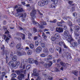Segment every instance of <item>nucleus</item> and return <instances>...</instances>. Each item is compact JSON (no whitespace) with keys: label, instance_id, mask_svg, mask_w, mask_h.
Instances as JSON below:
<instances>
[{"label":"nucleus","instance_id":"nucleus-45","mask_svg":"<svg viewBox=\"0 0 80 80\" xmlns=\"http://www.w3.org/2000/svg\"><path fill=\"white\" fill-rule=\"evenodd\" d=\"M31 65H28L26 66V68L27 69H30V68H31Z\"/></svg>","mask_w":80,"mask_h":80},{"label":"nucleus","instance_id":"nucleus-4","mask_svg":"<svg viewBox=\"0 0 80 80\" xmlns=\"http://www.w3.org/2000/svg\"><path fill=\"white\" fill-rule=\"evenodd\" d=\"M17 37H21L22 38L23 40H24L25 38V35L21 32H19L17 34Z\"/></svg>","mask_w":80,"mask_h":80},{"label":"nucleus","instance_id":"nucleus-49","mask_svg":"<svg viewBox=\"0 0 80 80\" xmlns=\"http://www.w3.org/2000/svg\"><path fill=\"white\" fill-rule=\"evenodd\" d=\"M20 61H16V64L17 65H20Z\"/></svg>","mask_w":80,"mask_h":80},{"label":"nucleus","instance_id":"nucleus-30","mask_svg":"<svg viewBox=\"0 0 80 80\" xmlns=\"http://www.w3.org/2000/svg\"><path fill=\"white\" fill-rule=\"evenodd\" d=\"M51 7L52 8H55L56 7H57V6L54 3H52L51 5Z\"/></svg>","mask_w":80,"mask_h":80},{"label":"nucleus","instance_id":"nucleus-7","mask_svg":"<svg viewBox=\"0 0 80 80\" xmlns=\"http://www.w3.org/2000/svg\"><path fill=\"white\" fill-rule=\"evenodd\" d=\"M42 47H38L36 49V52L37 53H40V52H42Z\"/></svg>","mask_w":80,"mask_h":80},{"label":"nucleus","instance_id":"nucleus-11","mask_svg":"<svg viewBox=\"0 0 80 80\" xmlns=\"http://www.w3.org/2000/svg\"><path fill=\"white\" fill-rule=\"evenodd\" d=\"M34 18H32V22L34 25H36V26H38V25H39V23L35 21V19Z\"/></svg>","mask_w":80,"mask_h":80},{"label":"nucleus","instance_id":"nucleus-61","mask_svg":"<svg viewBox=\"0 0 80 80\" xmlns=\"http://www.w3.org/2000/svg\"><path fill=\"white\" fill-rule=\"evenodd\" d=\"M15 39H17L18 40H21V38H18V37H16L15 38Z\"/></svg>","mask_w":80,"mask_h":80},{"label":"nucleus","instance_id":"nucleus-23","mask_svg":"<svg viewBox=\"0 0 80 80\" xmlns=\"http://www.w3.org/2000/svg\"><path fill=\"white\" fill-rule=\"evenodd\" d=\"M54 37L56 38H60V34L58 33H56L54 35Z\"/></svg>","mask_w":80,"mask_h":80},{"label":"nucleus","instance_id":"nucleus-24","mask_svg":"<svg viewBox=\"0 0 80 80\" xmlns=\"http://www.w3.org/2000/svg\"><path fill=\"white\" fill-rule=\"evenodd\" d=\"M17 56H16V55H14L13 56V57L12 58V60H13V61L14 62H15V61H16L17 60Z\"/></svg>","mask_w":80,"mask_h":80},{"label":"nucleus","instance_id":"nucleus-60","mask_svg":"<svg viewBox=\"0 0 80 80\" xmlns=\"http://www.w3.org/2000/svg\"><path fill=\"white\" fill-rule=\"evenodd\" d=\"M38 38V37H37V36H35L34 37V40H37Z\"/></svg>","mask_w":80,"mask_h":80},{"label":"nucleus","instance_id":"nucleus-35","mask_svg":"<svg viewBox=\"0 0 80 80\" xmlns=\"http://www.w3.org/2000/svg\"><path fill=\"white\" fill-rule=\"evenodd\" d=\"M57 24L58 26V27H62V23L61 22H58L57 23Z\"/></svg>","mask_w":80,"mask_h":80},{"label":"nucleus","instance_id":"nucleus-13","mask_svg":"<svg viewBox=\"0 0 80 80\" xmlns=\"http://www.w3.org/2000/svg\"><path fill=\"white\" fill-rule=\"evenodd\" d=\"M33 74L35 76H38L39 75V73L37 72V69H34L33 71Z\"/></svg>","mask_w":80,"mask_h":80},{"label":"nucleus","instance_id":"nucleus-36","mask_svg":"<svg viewBox=\"0 0 80 80\" xmlns=\"http://www.w3.org/2000/svg\"><path fill=\"white\" fill-rule=\"evenodd\" d=\"M40 56L41 57H45L46 54L44 53H42L40 54Z\"/></svg>","mask_w":80,"mask_h":80},{"label":"nucleus","instance_id":"nucleus-33","mask_svg":"<svg viewBox=\"0 0 80 80\" xmlns=\"http://www.w3.org/2000/svg\"><path fill=\"white\" fill-rule=\"evenodd\" d=\"M52 2H53V3H54V4H57L58 3V0H51Z\"/></svg>","mask_w":80,"mask_h":80},{"label":"nucleus","instance_id":"nucleus-59","mask_svg":"<svg viewBox=\"0 0 80 80\" xmlns=\"http://www.w3.org/2000/svg\"><path fill=\"white\" fill-rule=\"evenodd\" d=\"M49 30V29H44L43 30V31L44 32H48Z\"/></svg>","mask_w":80,"mask_h":80},{"label":"nucleus","instance_id":"nucleus-50","mask_svg":"<svg viewBox=\"0 0 80 80\" xmlns=\"http://www.w3.org/2000/svg\"><path fill=\"white\" fill-rule=\"evenodd\" d=\"M18 55L19 56H22V55H23V54L20 52H18Z\"/></svg>","mask_w":80,"mask_h":80},{"label":"nucleus","instance_id":"nucleus-34","mask_svg":"<svg viewBox=\"0 0 80 80\" xmlns=\"http://www.w3.org/2000/svg\"><path fill=\"white\" fill-rule=\"evenodd\" d=\"M42 37L44 38L45 39H46L47 38V35H45V33H43L42 34Z\"/></svg>","mask_w":80,"mask_h":80},{"label":"nucleus","instance_id":"nucleus-18","mask_svg":"<svg viewBox=\"0 0 80 80\" xmlns=\"http://www.w3.org/2000/svg\"><path fill=\"white\" fill-rule=\"evenodd\" d=\"M74 34L76 37H78L80 35V33L78 31H74Z\"/></svg>","mask_w":80,"mask_h":80},{"label":"nucleus","instance_id":"nucleus-38","mask_svg":"<svg viewBox=\"0 0 80 80\" xmlns=\"http://www.w3.org/2000/svg\"><path fill=\"white\" fill-rule=\"evenodd\" d=\"M56 39V38H55V36L54 37H53V36L52 37L51 40H52V41L54 42V41H55Z\"/></svg>","mask_w":80,"mask_h":80},{"label":"nucleus","instance_id":"nucleus-46","mask_svg":"<svg viewBox=\"0 0 80 80\" xmlns=\"http://www.w3.org/2000/svg\"><path fill=\"white\" fill-rule=\"evenodd\" d=\"M43 52L45 53H47V52H48V49H47V48H45L44 49Z\"/></svg>","mask_w":80,"mask_h":80},{"label":"nucleus","instance_id":"nucleus-17","mask_svg":"<svg viewBox=\"0 0 80 80\" xmlns=\"http://www.w3.org/2000/svg\"><path fill=\"white\" fill-rule=\"evenodd\" d=\"M16 48L19 50H21L22 49V48H21V44H18L16 46Z\"/></svg>","mask_w":80,"mask_h":80},{"label":"nucleus","instance_id":"nucleus-58","mask_svg":"<svg viewBox=\"0 0 80 80\" xmlns=\"http://www.w3.org/2000/svg\"><path fill=\"white\" fill-rule=\"evenodd\" d=\"M10 40V39L9 38H7L6 40V42L7 43H8V40Z\"/></svg>","mask_w":80,"mask_h":80},{"label":"nucleus","instance_id":"nucleus-19","mask_svg":"<svg viewBox=\"0 0 80 80\" xmlns=\"http://www.w3.org/2000/svg\"><path fill=\"white\" fill-rule=\"evenodd\" d=\"M38 4V5H39V6H40V7H43V6H44V4H43V2L42 1L39 2Z\"/></svg>","mask_w":80,"mask_h":80},{"label":"nucleus","instance_id":"nucleus-47","mask_svg":"<svg viewBox=\"0 0 80 80\" xmlns=\"http://www.w3.org/2000/svg\"><path fill=\"white\" fill-rule=\"evenodd\" d=\"M9 45L12 48L14 47V45H15V44H14V43L12 42H11V44Z\"/></svg>","mask_w":80,"mask_h":80},{"label":"nucleus","instance_id":"nucleus-27","mask_svg":"<svg viewBox=\"0 0 80 80\" xmlns=\"http://www.w3.org/2000/svg\"><path fill=\"white\" fill-rule=\"evenodd\" d=\"M61 65L62 67H66V64L63 62H60Z\"/></svg>","mask_w":80,"mask_h":80},{"label":"nucleus","instance_id":"nucleus-12","mask_svg":"<svg viewBox=\"0 0 80 80\" xmlns=\"http://www.w3.org/2000/svg\"><path fill=\"white\" fill-rule=\"evenodd\" d=\"M1 49L3 50L1 52V54L2 55H5V51H4L5 47H4V45H2V47H1Z\"/></svg>","mask_w":80,"mask_h":80},{"label":"nucleus","instance_id":"nucleus-22","mask_svg":"<svg viewBox=\"0 0 80 80\" xmlns=\"http://www.w3.org/2000/svg\"><path fill=\"white\" fill-rule=\"evenodd\" d=\"M17 11L18 12H22L23 11V8H19L17 9Z\"/></svg>","mask_w":80,"mask_h":80},{"label":"nucleus","instance_id":"nucleus-5","mask_svg":"<svg viewBox=\"0 0 80 80\" xmlns=\"http://www.w3.org/2000/svg\"><path fill=\"white\" fill-rule=\"evenodd\" d=\"M56 31L58 33H62L63 32V29L62 28H56Z\"/></svg>","mask_w":80,"mask_h":80},{"label":"nucleus","instance_id":"nucleus-62","mask_svg":"<svg viewBox=\"0 0 80 80\" xmlns=\"http://www.w3.org/2000/svg\"><path fill=\"white\" fill-rule=\"evenodd\" d=\"M40 79H41L40 77V76H38L36 80H40Z\"/></svg>","mask_w":80,"mask_h":80},{"label":"nucleus","instance_id":"nucleus-10","mask_svg":"<svg viewBox=\"0 0 80 80\" xmlns=\"http://www.w3.org/2000/svg\"><path fill=\"white\" fill-rule=\"evenodd\" d=\"M28 61L30 63H33L35 62V61L32 58H29L28 59Z\"/></svg>","mask_w":80,"mask_h":80},{"label":"nucleus","instance_id":"nucleus-29","mask_svg":"<svg viewBox=\"0 0 80 80\" xmlns=\"http://www.w3.org/2000/svg\"><path fill=\"white\" fill-rule=\"evenodd\" d=\"M9 53V51H7V50L6 51L5 54H6V59H7V58H8V57L7 56V55H8Z\"/></svg>","mask_w":80,"mask_h":80},{"label":"nucleus","instance_id":"nucleus-15","mask_svg":"<svg viewBox=\"0 0 80 80\" xmlns=\"http://www.w3.org/2000/svg\"><path fill=\"white\" fill-rule=\"evenodd\" d=\"M56 48L57 50V51H58V52H59V53H62V48H59L58 47V46H56Z\"/></svg>","mask_w":80,"mask_h":80},{"label":"nucleus","instance_id":"nucleus-8","mask_svg":"<svg viewBox=\"0 0 80 80\" xmlns=\"http://www.w3.org/2000/svg\"><path fill=\"white\" fill-rule=\"evenodd\" d=\"M52 64H53V63H52V62L51 61L49 62V64H47L45 63L44 64V66L46 68H48V67H51Z\"/></svg>","mask_w":80,"mask_h":80},{"label":"nucleus","instance_id":"nucleus-64","mask_svg":"<svg viewBox=\"0 0 80 80\" xmlns=\"http://www.w3.org/2000/svg\"><path fill=\"white\" fill-rule=\"evenodd\" d=\"M22 78L20 76L18 77V79L19 80H22Z\"/></svg>","mask_w":80,"mask_h":80},{"label":"nucleus","instance_id":"nucleus-57","mask_svg":"<svg viewBox=\"0 0 80 80\" xmlns=\"http://www.w3.org/2000/svg\"><path fill=\"white\" fill-rule=\"evenodd\" d=\"M33 31H34V32H37V30L35 28H33Z\"/></svg>","mask_w":80,"mask_h":80},{"label":"nucleus","instance_id":"nucleus-14","mask_svg":"<svg viewBox=\"0 0 80 80\" xmlns=\"http://www.w3.org/2000/svg\"><path fill=\"white\" fill-rule=\"evenodd\" d=\"M72 45L73 47H76V48H77L78 43L77 42H73L72 43Z\"/></svg>","mask_w":80,"mask_h":80},{"label":"nucleus","instance_id":"nucleus-26","mask_svg":"<svg viewBox=\"0 0 80 80\" xmlns=\"http://www.w3.org/2000/svg\"><path fill=\"white\" fill-rule=\"evenodd\" d=\"M48 3V0H44L43 2L44 6L45 5H47Z\"/></svg>","mask_w":80,"mask_h":80},{"label":"nucleus","instance_id":"nucleus-32","mask_svg":"<svg viewBox=\"0 0 80 80\" xmlns=\"http://www.w3.org/2000/svg\"><path fill=\"white\" fill-rule=\"evenodd\" d=\"M38 26V27H39L40 28L42 29V28H45V27H44V26H43V25H40L39 24Z\"/></svg>","mask_w":80,"mask_h":80},{"label":"nucleus","instance_id":"nucleus-9","mask_svg":"<svg viewBox=\"0 0 80 80\" xmlns=\"http://www.w3.org/2000/svg\"><path fill=\"white\" fill-rule=\"evenodd\" d=\"M8 65L10 67H13L14 65V63L12 61H10L8 63Z\"/></svg>","mask_w":80,"mask_h":80},{"label":"nucleus","instance_id":"nucleus-43","mask_svg":"<svg viewBox=\"0 0 80 80\" xmlns=\"http://www.w3.org/2000/svg\"><path fill=\"white\" fill-rule=\"evenodd\" d=\"M57 22V20L54 19L53 21H52L51 20H50L49 21V22H50V23H56V22Z\"/></svg>","mask_w":80,"mask_h":80},{"label":"nucleus","instance_id":"nucleus-1","mask_svg":"<svg viewBox=\"0 0 80 80\" xmlns=\"http://www.w3.org/2000/svg\"><path fill=\"white\" fill-rule=\"evenodd\" d=\"M64 34L65 36H67L68 37L66 38V40L68 42H72L73 41V39L72 37L70 35V33H69V31L68 30H66L64 32Z\"/></svg>","mask_w":80,"mask_h":80},{"label":"nucleus","instance_id":"nucleus-28","mask_svg":"<svg viewBox=\"0 0 80 80\" xmlns=\"http://www.w3.org/2000/svg\"><path fill=\"white\" fill-rule=\"evenodd\" d=\"M27 53L28 55H32V51L30 50H28Z\"/></svg>","mask_w":80,"mask_h":80},{"label":"nucleus","instance_id":"nucleus-39","mask_svg":"<svg viewBox=\"0 0 80 80\" xmlns=\"http://www.w3.org/2000/svg\"><path fill=\"white\" fill-rule=\"evenodd\" d=\"M73 73L75 75L77 76L78 75V71H75L73 72Z\"/></svg>","mask_w":80,"mask_h":80},{"label":"nucleus","instance_id":"nucleus-20","mask_svg":"<svg viewBox=\"0 0 80 80\" xmlns=\"http://www.w3.org/2000/svg\"><path fill=\"white\" fill-rule=\"evenodd\" d=\"M52 58V55H50L48 56V58H46V60L47 62H48L49 60H51Z\"/></svg>","mask_w":80,"mask_h":80},{"label":"nucleus","instance_id":"nucleus-52","mask_svg":"<svg viewBox=\"0 0 80 80\" xmlns=\"http://www.w3.org/2000/svg\"><path fill=\"white\" fill-rule=\"evenodd\" d=\"M40 22L41 23H43V25H47V22H42L41 21Z\"/></svg>","mask_w":80,"mask_h":80},{"label":"nucleus","instance_id":"nucleus-21","mask_svg":"<svg viewBox=\"0 0 80 80\" xmlns=\"http://www.w3.org/2000/svg\"><path fill=\"white\" fill-rule=\"evenodd\" d=\"M6 75V73L5 72H3L2 73V75L1 76V80H3V77Z\"/></svg>","mask_w":80,"mask_h":80},{"label":"nucleus","instance_id":"nucleus-44","mask_svg":"<svg viewBox=\"0 0 80 80\" xmlns=\"http://www.w3.org/2000/svg\"><path fill=\"white\" fill-rule=\"evenodd\" d=\"M38 44H39V43L38 42V41H36L35 42V46H36V47H37L38 45Z\"/></svg>","mask_w":80,"mask_h":80},{"label":"nucleus","instance_id":"nucleus-56","mask_svg":"<svg viewBox=\"0 0 80 80\" xmlns=\"http://www.w3.org/2000/svg\"><path fill=\"white\" fill-rule=\"evenodd\" d=\"M52 79H53V77H51L50 76H49L48 78V80H52Z\"/></svg>","mask_w":80,"mask_h":80},{"label":"nucleus","instance_id":"nucleus-2","mask_svg":"<svg viewBox=\"0 0 80 80\" xmlns=\"http://www.w3.org/2000/svg\"><path fill=\"white\" fill-rule=\"evenodd\" d=\"M27 59H22L21 61L22 63L21 65V66L20 67V68H23V69H25V64L27 63Z\"/></svg>","mask_w":80,"mask_h":80},{"label":"nucleus","instance_id":"nucleus-42","mask_svg":"<svg viewBox=\"0 0 80 80\" xmlns=\"http://www.w3.org/2000/svg\"><path fill=\"white\" fill-rule=\"evenodd\" d=\"M62 27H63L64 30H67V26L65 25H63V26L62 25Z\"/></svg>","mask_w":80,"mask_h":80},{"label":"nucleus","instance_id":"nucleus-55","mask_svg":"<svg viewBox=\"0 0 80 80\" xmlns=\"http://www.w3.org/2000/svg\"><path fill=\"white\" fill-rule=\"evenodd\" d=\"M67 23L68 25H72V22L70 21H68Z\"/></svg>","mask_w":80,"mask_h":80},{"label":"nucleus","instance_id":"nucleus-3","mask_svg":"<svg viewBox=\"0 0 80 80\" xmlns=\"http://www.w3.org/2000/svg\"><path fill=\"white\" fill-rule=\"evenodd\" d=\"M36 12H37V11H36L35 9L32 10V12L31 13V17H32V18H36V16H35V15L36 14Z\"/></svg>","mask_w":80,"mask_h":80},{"label":"nucleus","instance_id":"nucleus-53","mask_svg":"<svg viewBox=\"0 0 80 80\" xmlns=\"http://www.w3.org/2000/svg\"><path fill=\"white\" fill-rule=\"evenodd\" d=\"M35 62L36 65H40V63H39V62H38L37 61L35 60Z\"/></svg>","mask_w":80,"mask_h":80},{"label":"nucleus","instance_id":"nucleus-25","mask_svg":"<svg viewBox=\"0 0 80 80\" xmlns=\"http://www.w3.org/2000/svg\"><path fill=\"white\" fill-rule=\"evenodd\" d=\"M74 29L75 31H78L80 30V28L78 26H75L74 28Z\"/></svg>","mask_w":80,"mask_h":80},{"label":"nucleus","instance_id":"nucleus-6","mask_svg":"<svg viewBox=\"0 0 80 80\" xmlns=\"http://www.w3.org/2000/svg\"><path fill=\"white\" fill-rule=\"evenodd\" d=\"M59 44L60 46H63L64 48H67L68 47L65 45V43L63 42H59Z\"/></svg>","mask_w":80,"mask_h":80},{"label":"nucleus","instance_id":"nucleus-51","mask_svg":"<svg viewBox=\"0 0 80 80\" xmlns=\"http://www.w3.org/2000/svg\"><path fill=\"white\" fill-rule=\"evenodd\" d=\"M27 15L25 13H24V14H22L21 17H22L23 18H25L26 17Z\"/></svg>","mask_w":80,"mask_h":80},{"label":"nucleus","instance_id":"nucleus-37","mask_svg":"<svg viewBox=\"0 0 80 80\" xmlns=\"http://www.w3.org/2000/svg\"><path fill=\"white\" fill-rule=\"evenodd\" d=\"M49 51L51 53H53L54 52V50L53 48H51L49 49Z\"/></svg>","mask_w":80,"mask_h":80},{"label":"nucleus","instance_id":"nucleus-48","mask_svg":"<svg viewBox=\"0 0 80 80\" xmlns=\"http://www.w3.org/2000/svg\"><path fill=\"white\" fill-rule=\"evenodd\" d=\"M41 45L42 48H44L45 45V44L43 42H42L41 44Z\"/></svg>","mask_w":80,"mask_h":80},{"label":"nucleus","instance_id":"nucleus-40","mask_svg":"<svg viewBox=\"0 0 80 80\" xmlns=\"http://www.w3.org/2000/svg\"><path fill=\"white\" fill-rule=\"evenodd\" d=\"M12 77V78H15L16 77H17V75L15 73H12L11 75Z\"/></svg>","mask_w":80,"mask_h":80},{"label":"nucleus","instance_id":"nucleus-31","mask_svg":"<svg viewBox=\"0 0 80 80\" xmlns=\"http://www.w3.org/2000/svg\"><path fill=\"white\" fill-rule=\"evenodd\" d=\"M29 47L31 49H33L34 48V45L32 43H31L30 44Z\"/></svg>","mask_w":80,"mask_h":80},{"label":"nucleus","instance_id":"nucleus-54","mask_svg":"<svg viewBox=\"0 0 80 80\" xmlns=\"http://www.w3.org/2000/svg\"><path fill=\"white\" fill-rule=\"evenodd\" d=\"M20 77L22 78H23L25 77V75H24V74H20Z\"/></svg>","mask_w":80,"mask_h":80},{"label":"nucleus","instance_id":"nucleus-41","mask_svg":"<svg viewBox=\"0 0 80 80\" xmlns=\"http://www.w3.org/2000/svg\"><path fill=\"white\" fill-rule=\"evenodd\" d=\"M16 72L18 75H20L22 73L21 72V71H16Z\"/></svg>","mask_w":80,"mask_h":80},{"label":"nucleus","instance_id":"nucleus-16","mask_svg":"<svg viewBox=\"0 0 80 80\" xmlns=\"http://www.w3.org/2000/svg\"><path fill=\"white\" fill-rule=\"evenodd\" d=\"M3 30H4L5 31V33L6 34H9V32L8 31L7 28H6V27H3Z\"/></svg>","mask_w":80,"mask_h":80},{"label":"nucleus","instance_id":"nucleus-63","mask_svg":"<svg viewBox=\"0 0 80 80\" xmlns=\"http://www.w3.org/2000/svg\"><path fill=\"white\" fill-rule=\"evenodd\" d=\"M59 69L58 68H56L55 69V71H56V72H59Z\"/></svg>","mask_w":80,"mask_h":80}]
</instances>
